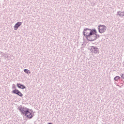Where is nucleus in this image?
I'll return each mask as SVG.
<instances>
[{
	"label": "nucleus",
	"mask_w": 124,
	"mask_h": 124,
	"mask_svg": "<svg viewBox=\"0 0 124 124\" xmlns=\"http://www.w3.org/2000/svg\"><path fill=\"white\" fill-rule=\"evenodd\" d=\"M117 16H119V17H124V12L118 11L117 13Z\"/></svg>",
	"instance_id": "9"
},
{
	"label": "nucleus",
	"mask_w": 124,
	"mask_h": 124,
	"mask_svg": "<svg viewBox=\"0 0 124 124\" xmlns=\"http://www.w3.org/2000/svg\"><path fill=\"white\" fill-rule=\"evenodd\" d=\"M95 29H91L88 28H85L84 29L82 33L83 35L85 36L87 40L88 41H91V38H92V36H93V34L94 32H95Z\"/></svg>",
	"instance_id": "2"
},
{
	"label": "nucleus",
	"mask_w": 124,
	"mask_h": 124,
	"mask_svg": "<svg viewBox=\"0 0 124 124\" xmlns=\"http://www.w3.org/2000/svg\"><path fill=\"white\" fill-rule=\"evenodd\" d=\"M22 26V23L21 22H17L14 26V29L15 31H17L20 27Z\"/></svg>",
	"instance_id": "7"
},
{
	"label": "nucleus",
	"mask_w": 124,
	"mask_h": 124,
	"mask_svg": "<svg viewBox=\"0 0 124 124\" xmlns=\"http://www.w3.org/2000/svg\"><path fill=\"white\" fill-rule=\"evenodd\" d=\"M48 124H52L51 123H48Z\"/></svg>",
	"instance_id": "16"
},
{
	"label": "nucleus",
	"mask_w": 124,
	"mask_h": 124,
	"mask_svg": "<svg viewBox=\"0 0 124 124\" xmlns=\"http://www.w3.org/2000/svg\"><path fill=\"white\" fill-rule=\"evenodd\" d=\"M12 90H13V91H14V90H17V89H16V85H15V84H13L12 85Z\"/></svg>",
	"instance_id": "12"
},
{
	"label": "nucleus",
	"mask_w": 124,
	"mask_h": 124,
	"mask_svg": "<svg viewBox=\"0 0 124 124\" xmlns=\"http://www.w3.org/2000/svg\"><path fill=\"white\" fill-rule=\"evenodd\" d=\"M7 58L8 60H11V58L10 57L8 56H8H7Z\"/></svg>",
	"instance_id": "15"
},
{
	"label": "nucleus",
	"mask_w": 124,
	"mask_h": 124,
	"mask_svg": "<svg viewBox=\"0 0 124 124\" xmlns=\"http://www.w3.org/2000/svg\"><path fill=\"white\" fill-rule=\"evenodd\" d=\"M4 56V58H7V56H8L7 54H4V53H3L2 56Z\"/></svg>",
	"instance_id": "13"
},
{
	"label": "nucleus",
	"mask_w": 124,
	"mask_h": 124,
	"mask_svg": "<svg viewBox=\"0 0 124 124\" xmlns=\"http://www.w3.org/2000/svg\"><path fill=\"white\" fill-rule=\"evenodd\" d=\"M120 79H121V77H120L119 76H116L114 78V81H118L119 80H120Z\"/></svg>",
	"instance_id": "11"
},
{
	"label": "nucleus",
	"mask_w": 124,
	"mask_h": 124,
	"mask_svg": "<svg viewBox=\"0 0 124 124\" xmlns=\"http://www.w3.org/2000/svg\"><path fill=\"white\" fill-rule=\"evenodd\" d=\"M121 77L122 79L124 80V74H123L121 76Z\"/></svg>",
	"instance_id": "14"
},
{
	"label": "nucleus",
	"mask_w": 124,
	"mask_h": 124,
	"mask_svg": "<svg viewBox=\"0 0 124 124\" xmlns=\"http://www.w3.org/2000/svg\"><path fill=\"white\" fill-rule=\"evenodd\" d=\"M12 93H14L15 94H17L18 95V96H20V97H22L23 96V93L19 91V90L16 89V90H14L12 91Z\"/></svg>",
	"instance_id": "6"
},
{
	"label": "nucleus",
	"mask_w": 124,
	"mask_h": 124,
	"mask_svg": "<svg viewBox=\"0 0 124 124\" xmlns=\"http://www.w3.org/2000/svg\"><path fill=\"white\" fill-rule=\"evenodd\" d=\"M90 50L91 53H94V54H99V48L96 46H92Z\"/></svg>",
	"instance_id": "5"
},
{
	"label": "nucleus",
	"mask_w": 124,
	"mask_h": 124,
	"mask_svg": "<svg viewBox=\"0 0 124 124\" xmlns=\"http://www.w3.org/2000/svg\"><path fill=\"white\" fill-rule=\"evenodd\" d=\"M24 72H25V73H27V74H31V71L28 70V69H25L24 70Z\"/></svg>",
	"instance_id": "10"
},
{
	"label": "nucleus",
	"mask_w": 124,
	"mask_h": 124,
	"mask_svg": "<svg viewBox=\"0 0 124 124\" xmlns=\"http://www.w3.org/2000/svg\"><path fill=\"white\" fill-rule=\"evenodd\" d=\"M1 54H3V53H2V52H1Z\"/></svg>",
	"instance_id": "17"
},
{
	"label": "nucleus",
	"mask_w": 124,
	"mask_h": 124,
	"mask_svg": "<svg viewBox=\"0 0 124 124\" xmlns=\"http://www.w3.org/2000/svg\"><path fill=\"white\" fill-rule=\"evenodd\" d=\"M18 109L21 113H22V115L27 117L29 120L32 119L33 117H34V114L33 113H32V109H31V112L30 111V108H28L25 107H22L21 105L19 107H18Z\"/></svg>",
	"instance_id": "1"
},
{
	"label": "nucleus",
	"mask_w": 124,
	"mask_h": 124,
	"mask_svg": "<svg viewBox=\"0 0 124 124\" xmlns=\"http://www.w3.org/2000/svg\"><path fill=\"white\" fill-rule=\"evenodd\" d=\"M95 31L96 32H93V35L90 39V41H94L95 40H96L97 38H99V37H100L99 34H97V31H96V29H95Z\"/></svg>",
	"instance_id": "4"
},
{
	"label": "nucleus",
	"mask_w": 124,
	"mask_h": 124,
	"mask_svg": "<svg viewBox=\"0 0 124 124\" xmlns=\"http://www.w3.org/2000/svg\"><path fill=\"white\" fill-rule=\"evenodd\" d=\"M17 87L18 88V89H21L22 90H24L25 89H26L27 88L25 85L23 84H22L21 83H17Z\"/></svg>",
	"instance_id": "8"
},
{
	"label": "nucleus",
	"mask_w": 124,
	"mask_h": 124,
	"mask_svg": "<svg viewBox=\"0 0 124 124\" xmlns=\"http://www.w3.org/2000/svg\"><path fill=\"white\" fill-rule=\"evenodd\" d=\"M98 30L100 33H103V32H105V31H106L107 27H106L105 25H99L98 26Z\"/></svg>",
	"instance_id": "3"
}]
</instances>
